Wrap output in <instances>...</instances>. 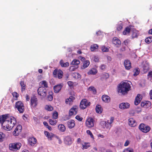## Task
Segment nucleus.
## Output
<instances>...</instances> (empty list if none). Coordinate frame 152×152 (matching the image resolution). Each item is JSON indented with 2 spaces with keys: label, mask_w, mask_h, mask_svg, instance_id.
Segmentation results:
<instances>
[{
  "label": "nucleus",
  "mask_w": 152,
  "mask_h": 152,
  "mask_svg": "<svg viewBox=\"0 0 152 152\" xmlns=\"http://www.w3.org/2000/svg\"><path fill=\"white\" fill-rule=\"evenodd\" d=\"M130 88V85L128 82H121L118 86V91L121 95H125L128 94Z\"/></svg>",
  "instance_id": "f257e3e1"
},
{
  "label": "nucleus",
  "mask_w": 152,
  "mask_h": 152,
  "mask_svg": "<svg viewBox=\"0 0 152 152\" xmlns=\"http://www.w3.org/2000/svg\"><path fill=\"white\" fill-rule=\"evenodd\" d=\"M9 114H5L0 116V123L3 129L6 130H10Z\"/></svg>",
  "instance_id": "f03ea898"
},
{
  "label": "nucleus",
  "mask_w": 152,
  "mask_h": 152,
  "mask_svg": "<svg viewBox=\"0 0 152 152\" xmlns=\"http://www.w3.org/2000/svg\"><path fill=\"white\" fill-rule=\"evenodd\" d=\"M15 108L17 109L20 113H23L25 110L24 104L20 101H18L16 102Z\"/></svg>",
  "instance_id": "7ed1b4c3"
},
{
  "label": "nucleus",
  "mask_w": 152,
  "mask_h": 152,
  "mask_svg": "<svg viewBox=\"0 0 152 152\" xmlns=\"http://www.w3.org/2000/svg\"><path fill=\"white\" fill-rule=\"evenodd\" d=\"M38 94L40 96L45 97L47 95V90L42 86L39 87L37 89Z\"/></svg>",
  "instance_id": "20e7f679"
},
{
  "label": "nucleus",
  "mask_w": 152,
  "mask_h": 152,
  "mask_svg": "<svg viewBox=\"0 0 152 152\" xmlns=\"http://www.w3.org/2000/svg\"><path fill=\"white\" fill-rule=\"evenodd\" d=\"M90 104V102H88L86 99H83L80 102V107L81 109H84Z\"/></svg>",
  "instance_id": "39448f33"
},
{
  "label": "nucleus",
  "mask_w": 152,
  "mask_h": 152,
  "mask_svg": "<svg viewBox=\"0 0 152 152\" xmlns=\"http://www.w3.org/2000/svg\"><path fill=\"white\" fill-rule=\"evenodd\" d=\"M139 128L141 131L145 133L148 132L151 129L150 126H146L143 124H141L139 125Z\"/></svg>",
  "instance_id": "423d86ee"
},
{
  "label": "nucleus",
  "mask_w": 152,
  "mask_h": 152,
  "mask_svg": "<svg viewBox=\"0 0 152 152\" xmlns=\"http://www.w3.org/2000/svg\"><path fill=\"white\" fill-rule=\"evenodd\" d=\"M11 145L10 146V148H11L10 150L13 151H16L19 150L21 146V144L20 143L11 144Z\"/></svg>",
  "instance_id": "0eeeda50"
},
{
  "label": "nucleus",
  "mask_w": 152,
  "mask_h": 152,
  "mask_svg": "<svg viewBox=\"0 0 152 152\" xmlns=\"http://www.w3.org/2000/svg\"><path fill=\"white\" fill-rule=\"evenodd\" d=\"M94 120L92 118H88L86 121V124L87 126L88 127H91L94 126Z\"/></svg>",
  "instance_id": "6e6552de"
},
{
  "label": "nucleus",
  "mask_w": 152,
  "mask_h": 152,
  "mask_svg": "<svg viewBox=\"0 0 152 152\" xmlns=\"http://www.w3.org/2000/svg\"><path fill=\"white\" fill-rule=\"evenodd\" d=\"M64 141L65 144L68 145H70L72 143V139L69 136L65 137L64 139Z\"/></svg>",
  "instance_id": "1a4fd4ad"
},
{
  "label": "nucleus",
  "mask_w": 152,
  "mask_h": 152,
  "mask_svg": "<svg viewBox=\"0 0 152 152\" xmlns=\"http://www.w3.org/2000/svg\"><path fill=\"white\" fill-rule=\"evenodd\" d=\"M142 96L140 94H138L135 98L134 102V104L135 105H137L138 104L142 99Z\"/></svg>",
  "instance_id": "9d476101"
},
{
  "label": "nucleus",
  "mask_w": 152,
  "mask_h": 152,
  "mask_svg": "<svg viewBox=\"0 0 152 152\" xmlns=\"http://www.w3.org/2000/svg\"><path fill=\"white\" fill-rule=\"evenodd\" d=\"M130 107V104L128 103H122L119 105V108L121 109H125L129 108Z\"/></svg>",
  "instance_id": "9b49d317"
},
{
  "label": "nucleus",
  "mask_w": 152,
  "mask_h": 152,
  "mask_svg": "<svg viewBox=\"0 0 152 152\" xmlns=\"http://www.w3.org/2000/svg\"><path fill=\"white\" fill-rule=\"evenodd\" d=\"M16 123V119L13 117H10V129H12Z\"/></svg>",
  "instance_id": "f8f14e48"
},
{
  "label": "nucleus",
  "mask_w": 152,
  "mask_h": 152,
  "mask_svg": "<svg viewBox=\"0 0 152 152\" xmlns=\"http://www.w3.org/2000/svg\"><path fill=\"white\" fill-rule=\"evenodd\" d=\"M31 104L34 107H36L37 104V98L35 96L32 97L31 98Z\"/></svg>",
  "instance_id": "ddd939ff"
},
{
  "label": "nucleus",
  "mask_w": 152,
  "mask_h": 152,
  "mask_svg": "<svg viewBox=\"0 0 152 152\" xmlns=\"http://www.w3.org/2000/svg\"><path fill=\"white\" fill-rule=\"evenodd\" d=\"M128 124L131 126H135L137 123L135 120L132 118H130L128 120Z\"/></svg>",
  "instance_id": "4468645a"
},
{
  "label": "nucleus",
  "mask_w": 152,
  "mask_h": 152,
  "mask_svg": "<svg viewBox=\"0 0 152 152\" xmlns=\"http://www.w3.org/2000/svg\"><path fill=\"white\" fill-rule=\"evenodd\" d=\"M68 127L70 129L73 128L75 125V121L73 120H70L67 122Z\"/></svg>",
  "instance_id": "2eb2a0df"
},
{
  "label": "nucleus",
  "mask_w": 152,
  "mask_h": 152,
  "mask_svg": "<svg viewBox=\"0 0 152 152\" xmlns=\"http://www.w3.org/2000/svg\"><path fill=\"white\" fill-rule=\"evenodd\" d=\"M100 124L104 129L106 128L107 129H109L110 128V125L108 123L105 121H103L101 122Z\"/></svg>",
  "instance_id": "dca6fc26"
},
{
  "label": "nucleus",
  "mask_w": 152,
  "mask_h": 152,
  "mask_svg": "<svg viewBox=\"0 0 152 152\" xmlns=\"http://www.w3.org/2000/svg\"><path fill=\"white\" fill-rule=\"evenodd\" d=\"M28 142L30 145H34L36 143L37 140L35 138L32 137L28 139Z\"/></svg>",
  "instance_id": "f3484780"
},
{
  "label": "nucleus",
  "mask_w": 152,
  "mask_h": 152,
  "mask_svg": "<svg viewBox=\"0 0 152 152\" xmlns=\"http://www.w3.org/2000/svg\"><path fill=\"white\" fill-rule=\"evenodd\" d=\"M62 86L61 84L56 85L54 87L53 89L55 93H58L61 88Z\"/></svg>",
  "instance_id": "a211bd4d"
},
{
  "label": "nucleus",
  "mask_w": 152,
  "mask_h": 152,
  "mask_svg": "<svg viewBox=\"0 0 152 152\" xmlns=\"http://www.w3.org/2000/svg\"><path fill=\"white\" fill-rule=\"evenodd\" d=\"M112 42L113 44L116 45H120L121 44L120 40L116 37H114L113 38Z\"/></svg>",
  "instance_id": "6ab92c4d"
},
{
  "label": "nucleus",
  "mask_w": 152,
  "mask_h": 152,
  "mask_svg": "<svg viewBox=\"0 0 152 152\" xmlns=\"http://www.w3.org/2000/svg\"><path fill=\"white\" fill-rule=\"evenodd\" d=\"M102 99L103 101L105 102L108 103L110 101V97L106 95H104L102 97Z\"/></svg>",
  "instance_id": "aec40b11"
},
{
  "label": "nucleus",
  "mask_w": 152,
  "mask_h": 152,
  "mask_svg": "<svg viewBox=\"0 0 152 152\" xmlns=\"http://www.w3.org/2000/svg\"><path fill=\"white\" fill-rule=\"evenodd\" d=\"M143 64V65L142 66V70L144 73H146L148 72L149 69V64L146 62H145Z\"/></svg>",
  "instance_id": "412c9836"
},
{
  "label": "nucleus",
  "mask_w": 152,
  "mask_h": 152,
  "mask_svg": "<svg viewBox=\"0 0 152 152\" xmlns=\"http://www.w3.org/2000/svg\"><path fill=\"white\" fill-rule=\"evenodd\" d=\"M124 65L125 68L127 69H129L131 67V63L129 61L125 60Z\"/></svg>",
  "instance_id": "4be33fe9"
},
{
  "label": "nucleus",
  "mask_w": 152,
  "mask_h": 152,
  "mask_svg": "<svg viewBox=\"0 0 152 152\" xmlns=\"http://www.w3.org/2000/svg\"><path fill=\"white\" fill-rule=\"evenodd\" d=\"M75 99V98L72 96L69 97V98L67 99L66 100V104H69V105L72 104V103L73 100Z\"/></svg>",
  "instance_id": "5701e85b"
},
{
  "label": "nucleus",
  "mask_w": 152,
  "mask_h": 152,
  "mask_svg": "<svg viewBox=\"0 0 152 152\" xmlns=\"http://www.w3.org/2000/svg\"><path fill=\"white\" fill-rule=\"evenodd\" d=\"M131 28V27L130 26H127L126 27L123 32V34L124 35H126L129 34L130 32Z\"/></svg>",
  "instance_id": "b1692460"
},
{
  "label": "nucleus",
  "mask_w": 152,
  "mask_h": 152,
  "mask_svg": "<svg viewBox=\"0 0 152 152\" xmlns=\"http://www.w3.org/2000/svg\"><path fill=\"white\" fill-rule=\"evenodd\" d=\"M77 109L76 108L72 107L71 108L69 112V115L71 116L73 114H77Z\"/></svg>",
  "instance_id": "393cba45"
},
{
  "label": "nucleus",
  "mask_w": 152,
  "mask_h": 152,
  "mask_svg": "<svg viewBox=\"0 0 152 152\" xmlns=\"http://www.w3.org/2000/svg\"><path fill=\"white\" fill-rule=\"evenodd\" d=\"M20 85L21 87V91L23 92L25 90L26 88V85L25 84L24 82L22 81L20 82Z\"/></svg>",
  "instance_id": "a878e982"
},
{
  "label": "nucleus",
  "mask_w": 152,
  "mask_h": 152,
  "mask_svg": "<svg viewBox=\"0 0 152 152\" xmlns=\"http://www.w3.org/2000/svg\"><path fill=\"white\" fill-rule=\"evenodd\" d=\"M96 113H101L102 112V109L101 108V105H96Z\"/></svg>",
  "instance_id": "bb28decb"
},
{
  "label": "nucleus",
  "mask_w": 152,
  "mask_h": 152,
  "mask_svg": "<svg viewBox=\"0 0 152 152\" xmlns=\"http://www.w3.org/2000/svg\"><path fill=\"white\" fill-rule=\"evenodd\" d=\"M60 64L62 67H67L69 66V64L68 62L64 63L63 60H61L60 62Z\"/></svg>",
  "instance_id": "cd10ccee"
},
{
  "label": "nucleus",
  "mask_w": 152,
  "mask_h": 152,
  "mask_svg": "<svg viewBox=\"0 0 152 152\" xmlns=\"http://www.w3.org/2000/svg\"><path fill=\"white\" fill-rule=\"evenodd\" d=\"M90 64V62L89 61L86 60L84 61L82 67V69H84L85 68L88 67Z\"/></svg>",
  "instance_id": "c85d7f7f"
},
{
  "label": "nucleus",
  "mask_w": 152,
  "mask_h": 152,
  "mask_svg": "<svg viewBox=\"0 0 152 152\" xmlns=\"http://www.w3.org/2000/svg\"><path fill=\"white\" fill-rule=\"evenodd\" d=\"M59 130L62 132H64L65 131L66 128L65 126L62 124H59L58 126Z\"/></svg>",
  "instance_id": "c756f323"
},
{
  "label": "nucleus",
  "mask_w": 152,
  "mask_h": 152,
  "mask_svg": "<svg viewBox=\"0 0 152 152\" xmlns=\"http://www.w3.org/2000/svg\"><path fill=\"white\" fill-rule=\"evenodd\" d=\"M97 73V70L95 69H92L88 72V75H95Z\"/></svg>",
  "instance_id": "7c9ffc66"
},
{
  "label": "nucleus",
  "mask_w": 152,
  "mask_h": 152,
  "mask_svg": "<svg viewBox=\"0 0 152 152\" xmlns=\"http://www.w3.org/2000/svg\"><path fill=\"white\" fill-rule=\"evenodd\" d=\"M80 61L79 60L77 59H74L72 62L71 64L73 65H76V66H78L77 65L79 64Z\"/></svg>",
  "instance_id": "2f4dec72"
},
{
  "label": "nucleus",
  "mask_w": 152,
  "mask_h": 152,
  "mask_svg": "<svg viewBox=\"0 0 152 152\" xmlns=\"http://www.w3.org/2000/svg\"><path fill=\"white\" fill-rule=\"evenodd\" d=\"M41 85V86L44 85V87H45V88L48 87V83L45 80L42 81L41 82L39 83V85Z\"/></svg>",
  "instance_id": "473e14b6"
},
{
  "label": "nucleus",
  "mask_w": 152,
  "mask_h": 152,
  "mask_svg": "<svg viewBox=\"0 0 152 152\" xmlns=\"http://www.w3.org/2000/svg\"><path fill=\"white\" fill-rule=\"evenodd\" d=\"M98 47V45L97 44H94L91 46L90 49L91 51H93L97 49Z\"/></svg>",
  "instance_id": "72a5a7b5"
},
{
  "label": "nucleus",
  "mask_w": 152,
  "mask_h": 152,
  "mask_svg": "<svg viewBox=\"0 0 152 152\" xmlns=\"http://www.w3.org/2000/svg\"><path fill=\"white\" fill-rule=\"evenodd\" d=\"M134 74L133 76H136L140 73V69L138 68H137L134 69L133 70Z\"/></svg>",
  "instance_id": "f704fd0d"
},
{
  "label": "nucleus",
  "mask_w": 152,
  "mask_h": 152,
  "mask_svg": "<svg viewBox=\"0 0 152 152\" xmlns=\"http://www.w3.org/2000/svg\"><path fill=\"white\" fill-rule=\"evenodd\" d=\"M5 137V135L3 132H0V142L3 141Z\"/></svg>",
  "instance_id": "c9c22d12"
},
{
  "label": "nucleus",
  "mask_w": 152,
  "mask_h": 152,
  "mask_svg": "<svg viewBox=\"0 0 152 152\" xmlns=\"http://www.w3.org/2000/svg\"><path fill=\"white\" fill-rule=\"evenodd\" d=\"M63 72L61 70H59L58 71L57 76L59 79H61L62 78L63 75Z\"/></svg>",
  "instance_id": "e433bc0d"
},
{
  "label": "nucleus",
  "mask_w": 152,
  "mask_h": 152,
  "mask_svg": "<svg viewBox=\"0 0 152 152\" xmlns=\"http://www.w3.org/2000/svg\"><path fill=\"white\" fill-rule=\"evenodd\" d=\"M89 144V143L88 142H85L84 143V145L82 144V146L83 147V148H82L83 149L84 148L87 149L90 147V146Z\"/></svg>",
  "instance_id": "4c0bfd02"
},
{
  "label": "nucleus",
  "mask_w": 152,
  "mask_h": 152,
  "mask_svg": "<svg viewBox=\"0 0 152 152\" xmlns=\"http://www.w3.org/2000/svg\"><path fill=\"white\" fill-rule=\"evenodd\" d=\"M49 121L50 124L52 125H55L57 123L56 120H52L51 119H49Z\"/></svg>",
  "instance_id": "58836bf2"
},
{
  "label": "nucleus",
  "mask_w": 152,
  "mask_h": 152,
  "mask_svg": "<svg viewBox=\"0 0 152 152\" xmlns=\"http://www.w3.org/2000/svg\"><path fill=\"white\" fill-rule=\"evenodd\" d=\"M45 109L48 111H51L53 110V107L50 105H47L45 107Z\"/></svg>",
  "instance_id": "ea45409f"
},
{
  "label": "nucleus",
  "mask_w": 152,
  "mask_h": 152,
  "mask_svg": "<svg viewBox=\"0 0 152 152\" xmlns=\"http://www.w3.org/2000/svg\"><path fill=\"white\" fill-rule=\"evenodd\" d=\"M145 42L147 43H149L152 41V37H150L146 38L145 39Z\"/></svg>",
  "instance_id": "a19ab883"
},
{
  "label": "nucleus",
  "mask_w": 152,
  "mask_h": 152,
  "mask_svg": "<svg viewBox=\"0 0 152 152\" xmlns=\"http://www.w3.org/2000/svg\"><path fill=\"white\" fill-rule=\"evenodd\" d=\"M145 103H146L145 106V108H148L151 105V103L150 101H145Z\"/></svg>",
  "instance_id": "79ce46f5"
},
{
  "label": "nucleus",
  "mask_w": 152,
  "mask_h": 152,
  "mask_svg": "<svg viewBox=\"0 0 152 152\" xmlns=\"http://www.w3.org/2000/svg\"><path fill=\"white\" fill-rule=\"evenodd\" d=\"M12 95L14 97H15V100H17L19 96V94L16 92H14L12 93Z\"/></svg>",
  "instance_id": "37998d69"
},
{
  "label": "nucleus",
  "mask_w": 152,
  "mask_h": 152,
  "mask_svg": "<svg viewBox=\"0 0 152 152\" xmlns=\"http://www.w3.org/2000/svg\"><path fill=\"white\" fill-rule=\"evenodd\" d=\"M49 93L50 94L48 95L47 97V99L49 101H51L53 99V97L52 96L51 94L52 93V92H49Z\"/></svg>",
  "instance_id": "c03bdc74"
},
{
  "label": "nucleus",
  "mask_w": 152,
  "mask_h": 152,
  "mask_svg": "<svg viewBox=\"0 0 152 152\" xmlns=\"http://www.w3.org/2000/svg\"><path fill=\"white\" fill-rule=\"evenodd\" d=\"M88 90L90 91H92L93 92L94 94H95L96 93V90L95 88L94 87H90L88 88Z\"/></svg>",
  "instance_id": "a18cd8bd"
},
{
  "label": "nucleus",
  "mask_w": 152,
  "mask_h": 152,
  "mask_svg": "<svg viewBox=\"0 0 152 152\" xmlns=\"http://www.w3.org/2000/svg\"><path fill=\"white\" fill-rule=\"evenodd\" d=\"M123 25L122 23H120L118 25L117 28V30L119 31H121L123 28Z\"/></svg>",
  "instance_id": "49530a36"
},
{
  "label": "nucleus",
  "mask_w": 152,
  "mask_h": 152,
  "mask_svg": "<svg viewBox=\"0 0 152 152\" xmlns=\"http://www.w3.org/2000/svg\"><path fill=\"white\" fill-rule=\"evenodd\" d=\"M101 49L102 51L104 52H107L109 50L108 48L105 47L104 46L102 47Z\"/></svg>",
  "instance_id": "de8ad7c7"
},
{
  "label": "nucleus",
  "mask_w": 152,
  "mask_h": 152,
  "mask_svg": "<svg viewBox=\"0 0 152 152\" xmlns=\"http://www.w3.org/2000/svg\"><path fill=\"white\" fill-rule=\"evenodd\" d=\"M58 113L57 112L55 111L53 113V116L54 119H56L58 118Z\"/></svg>",
  "instance_id": "09e8293b"
},
{
  "label": "nucleus",
  "mask_w": 152,
  "mask_h": 152,
  "mask_svg": "<svg viewBox=\"0 0 152 152\" xmlns=\"http://www.w3.org/2000/svg\"><path fill=\"white\" fill-rule=\"evenodd\" d=\"M22 129V126L21 125H18L16 128V130H18L19 131V132H20Z\"/></svg>",
  "instance_id": "8fccbe9b"
},
{
  "label": "nucleus",
  "mask_w": 152,
  "mask_h": 152,
  "mask_svg": "<svg viewBox=\"0 0 152 152\" xmlns=\"http://www.w3.org/2000/svg\"><path fill=\"white\" fill-rule=\"evenodd\" d=\"M74 67H75V66H70L69 68V71H74L75 69L78 67V66H76L75 68Z\"/></svg>",
  "instance_id": "3c124183"
},
{
  "label": "nucleus",
  "mask_w": 152,
  "mask_h": 152,
  "mask_svg": "<svg viewBox=\"0 0 152 152\" xmlns=\"http://www.w3.org/2000/svg\"><path fill=\"white\" fill-rule=\"evenodd\" d=\"M123 152H133V150L130 148L125 149Z\"/></svg>",
  "instance_id": "603ef678"
},
{
  "label": "nucleus",
  "mask_w": 152,
  "mask_h": 152,
  "mask_svg": "<svg viewBox=\"0 0 152 152\" xmlns=\"http://www.w3.org/2000/svg\"><path fill=\"white\" fill-rule=\"evenodd\" d=\"M19 133V131H18V130H16V129H15V130L13 132V134L14 136H17L18 135Z\"/></svg>",
  "instance_id": "864d4df0"
},
{
  "label": "nucleus",
  "mask_w": 152,
  "mask_h": 152,
  "mask_svg": "<svg viewBox=\"0 0 152 152\" xmlns=\"http://www.w3.org/2000/svg\"><path fill=\"white\" fill-rule=\"evenodd\" d=\"M86 132L88 134H89L90 135L91 137V138H92L93 139H94V136H93L92 133H91V131L90 130H88Z\"/></svg>",
  "instance_id": "5fc2aeb1"
},
{
  "label": "nucleus",
  "mask_w": 152,
  "mask_h": 152,
  "mask_svg": "<svg viewBox=\"0 0 152 152\" xmlns=\"http://www.w3.org/2000/svg\"><path fill=\"white\" fill-rule=\"evenodd\" d=\"M137 37V33L135 32H134V31H133V32L132 34V37L133 38H136Z\"/></svg>",
  "instance_id": "6e6d98bb"
},
{
  "label": "nucleus",
  "mask_w": 152,
  "mask_h": 152,
  "mask_svg": "<svg viewBox=\"0 0 152 152\" xmlns=\"http://www.w3.org/2000/svg\"><path fill=\"white\" fill-rule=\"evenodd\" d=\"M58 73V71L56 69H55L53 72V74L54 76L55 77H56L57 74Z\"/></svg>",
  "instance_id": "4d7b16f0"
},
{
  "label": "nucleus",
  "mask_w": 152,
  "mask_h": 152,
  "mask_svg": "<svg viewBox=\"0 0 152 152\" xmlns=\"http://www.w3.org/2000/svg\"><path fill=\"white\" fill-rule=\"evenodd\" d=\"M114 120V118L113 117H112L111 118L110 120V122H109V121H107L108 123L110 125H111V124L113 122V121Z\"/></svg>",
  "instance_id": "13d9d810"
},
{
  "label": "nucleus",
  "mask_w": 152,
  "mask_h": 152,
  "mask_svg": "<svg viewBox=\"0 0 152 152\" xmlns=\"http://www.w3.org/2000/svg\"><path fill=\"white\" fill-rule=\"evenodd\" d=\"M55 137L58 140V143L59 144H61L62 143V141L60 139L58 136H56Z\"/></svg>",
  "instance_id": "bf43d9fd"
},
{
  "label": "nucleus",
  "mask_w": 152,
  "mask_h": 152,
  "mask_svg": "<svg viewBox=\"0 0 152 152\" xmlns=\"http://www.w3.org/2000/svg\"><path fill=\"white\" fill-rule=\"evenodd\" d=\"M75 118L77 120L80 121H81L83 119V118L82 117H80L79 116L77 115L76 116Z\"/></svg>",
  "instance_id": "052dcab7"
},
{
  "label": "nucleus",
  "mask_w": 152,
  "mask_h": 152,
  "mask_svg": "<svg viewBox=\"0 0 152 152\" xmlns=\"http://www.w3.org/2000/svg\"><path fill=\"white\" fill-rule=\"evenodd\" d=\"M103 77L105 79H107L109 77V74L108 73H105L103 74Z\"/></svg>",
  "instance_id": "680f3d73"
},
{
  "label": "nucleus",
  "mask_w": 152,
  "mask_h": 152,
  "mask_svg": "<svg viewBox=\"0 0 152 152\" xmlns=\"http://www.w3.org/2000/svg\"><path fill=\"white\" fill-rule=\"evenodd\" d=\"M106 67V65L104 64H102L100 67V69L102 70L104 69Z\"/></svg>",
  "instance_id": "e2e57ef3"
},
{
  "label": "nucleus",
  "mask_w": 152,
  "mask_h": 152,
  "mask_svg": "<svg viewBox=\"0 0 152 152\" xmlns=\"http://www.w3.org/2000/svg\"><path fill=\"white\" fill-rule=\"evenodd\" d=\"M94 61L95 62H98L99 61V58L96 56H94Z\"/></svg>",
  "instance_id": "0e129e2a"
},
{
  "label": "nucleus",
  "mask_w": 152,
  "mask_h": 152,
  "mask_svg": "<svg viewBox=\"0 0 152 152\" xmlns=\"http://www.w3.org/2000/svg\"><path fill=\"white\" fill-rule=\"evenodd\" d=\"M45 135L47 136V137H48L49 138H51V137H49L50 133L48 132L47 131H45Z\"/></svg>",
  "instance_id": "69168bd1"
},
{
  "label": "nucleus",
  "mask_w": 152,
  "mask_h": 152,
  "mask_svg": "<svg viewBox=\"0 0 152 152\" xmlns=\"http://www.w3.org/2000/svg\"><path fill=\"white\" fill-rule=\"evenodd\" d=\"M146 103H145V102H142L141 103V106L142 107H145V104Z\"/></svg>",
  "instance_id": "338daca9"
},
{
  "label": "nucleus",
  "mask_w": 152,
  "mask_h": 152,
  "mask_svg": "<svg viewBox=\"0 0 152 152\" xmlns=\"http://www.w3.org/2000/svg\"><path fill=\"white\" fill-rule=\"evenodd\" d=\"M148 77H152V71H150V72H149L148 75Z\"/></svg>",
  "instance_id": "774afa93"
}]
</instances>
